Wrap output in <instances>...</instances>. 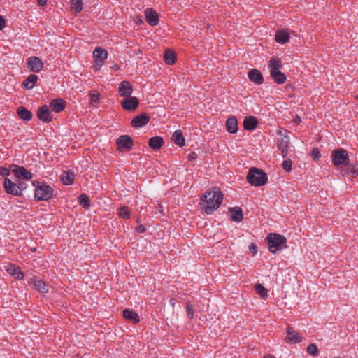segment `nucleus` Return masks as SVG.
<instances>
[{"mask_svg":"<svg viewBox=\"0 0 358 358\" xmlns=\"http://www.w3.org/2000/svg\"><path fill=\"white\" fill-rule=\"evenodd\" d=\"M223 194L220 189H215L206 192L201 197L200 204L201 208L207 214H211L222 204Z\"/></svg>","mask_w":358,"mask_h":358,"instance_id":"nucleus-1","label":"nucleus"},{"mask_svg":"<svg viewBox=\"0 0 358 358\" xmlns=\"http://www.w3.org/2000/svg\"><path fill=\"white\" fill-rule=\"evenodd\" d=\"M292 165V160L289 159H285L282 164L283 169L287 172L291 171Z\"/></svg>","mask_w":358,"mask_h":358,"instance_id":"nucleus-41","label":"nucleus"},{"mask_svg":"<svg viewBox=\"0 0 358 358\" xmlns=\"http://www.w3.org/2000/svg\"><path fill=\"white\" fill-rule=\"evenodd\" d=\"M33 285L36 289L42 293L48 292V285L42 280L35 279L33 280Z\"/></svg>","mask_w":358,"mask_h":358,"instance_id":"nucleus-32","label":"nucleus"},{"mask_svg":"<svg viewBox=\"0 0 358 358\" xmlns=\"http://www.w3.org/2000/svg\"><path fill=\"white\" fill-rule=\"evenodd\" d=\"M17 185L19 187V191L20 192V196H22L23 191L27 189V185L25 182L21 181L19 180L18 182L17 183Z\"/></svg>","mask_w":358,"mask_h":358,"instance_id":"nucleus-43","label":"nucleus"},{"mask_svg":"<svg viewBox=\"0 0 358 358\" xmlns=\"http://www.w3.org/2000/svg\"><path fill=\"white\" fill-rule=\"evenodd\" d=\"M6 26V21L2 16L0 15V31Z\"/></svg>","mask_w":358,"mask_h":358,"instance_id":"nucleus-45","label":"nucleus"},{"mask_svg":"<svg viewBox=\"0 0 358 358\" xmlns=\"http://www.w3.org/2000/svg\"><path fill=\"white\" fill-rule=\"evenodd\" d=\"M130 211L128 207L124 206L120 208L118 215L120 217L126 219L129 217Z\"/></svg>","mask_w":358,"mask_h":358,"instance_id":"nucleus-39","label":"nucleus"},{"mask_svg":"<svg viewBox=\"0 0 358 358\" xmlns=\"http://www.w3.org/2000/svg\"><path fill=\"white\" fill-rule=\"evenodd\" d=\"M332 160L335 166H346L349 162L348 152L343 148H338L333 150Z\"/></svg>","mask_w":358,"mask_h":358,"instance_id":"nucleus-5","label":"nucleus"},{"mask_svg":"<svg viewBox=\"0 0 358 358\" xmlns=\"http://www.w3.org/2000/svg\"><path fill=\"white\" fill-rule=\"evenodd\" d=\"M187 157L189 161H194L197 158V154L194 152H192L189 154Z\"/></svg>","mask_w":358,"mask_h":358,"instance_id":"nucleus-44","label":"nucleus"},{"mask_svg":"<svg viewBox=\"0 0 358 358\" xmlns=\"http://www.w3.org/2000/svg\"><path fill=\"white\" fill-rule=\"evenodd\" d=\"M7 272L17 280H22L24 278V273L19 266L15 264L10 265L6 269Z\"/></svg>","mask_w":358,"mask_h":358,"instance_id":"nucleus-19","label":"nucleus"},{"mask_svg":"<svg viewBox=\"0 0 358 358\" xmlns=\"http://www.w3.org/2000/svg\"><path fill=\"white\" fill-rule=\"evenodd\" d=\"M264 358H275V357L273 355H266Z\"/></svg>","mask_w":358,"mask_h":358,"instance_id":"nucleus-55","label":"nucleus"},{"mask_svg":"<svg viewBox=\"0 0 358 358\" xmlns=\"http://www.w3.org/2000/svg\"><path fill=\"white\" fill-rule=\"evenodd\" d=\"M279 149L281 150L282 157H286L287 155V148H279Z\"/></svg>","mask_w":358,"mask_h":358,"instance_id":"nucleus-48","label":"nucleus"},{"mask_svg":"<svg viewBox=\"0 0 358 358\" xmlns=\"http://www.w3.org/2000/svg\"><path fill=\"white\" fill-rule=\"evenodd\" d=\"M37 80L38 76L35 74H31L24 80L23 85L26 89L31 90L34 87Z\"/></svg>","mask_w":358,"mask_h":358,"instance_id":"nucleus-31","label":"nucleus"},{"mask_svg":"<svg viewBox=\"0 0 358 358\" xmlns=\"http://www.w3.org/2000/svg\"><path fill=\"white\" fill-rule=\"evenodd\" d=\"M17 113L22 120L25 121H30L33 117L31 112L24 107H19L17 109Z\"/></svg>","mask_w":358,"mask_h":358,"instance_id":"nucleus-29","label":"nucleus"},{"mask_svg":"<svg viewBox=\"0 0 358 358\" xmlns=\"http://www.w3.org/2000/svg\"><path fill=\"white\" fill-rule=\"evenodd\" d=\"M287 336L285 340L288 342L298 343L302 341L303 338L289 326L287 327Z\"/></svg>","mask_w":358,"mask_h":358,"instance_id":"nucleus-17","label":"nucleus"},{"mask_svg":"<svg viewBox=\"0 0 358 358\" xmlns=\"http://www.w3.org/2000/svg\"><path fill=\"white\" fill-rule=\"evenodd\" d=\"M270 74L274 82L278 85L283 84L286 81V76L280 71H273Z\"/></svg>","mask_w":358,"mask_h":358,"instance_id":"nucleus-27","label":"nucleus"},{"mask_svg":"<svg viewBox=\"0 0 358 358\" xmlns=\"http://www.w3.org/2000/svg\"><path fill=\"white\" fill-rule=\"evenodd\" d=\"M50 106L55 113H58L64 110L66 103L62 99L58 98L51 101Z\"/></svg>","mask_w":358,"mask_h":358,"instance_id":"nucleus-20","label":"nucleus"},{"mask_svg":"<svg viewBox=\"0 0 358 358\" xmlns=\"http://www.w3.org/2000/svg\"><path fill=\"white\" fill-rule=\"evenodd\" d=\"M226 127L229 133L236 134L238 129L237 119L234 116L228 118L226 122Z\"/></svg>","mask_w":358,"mask_h":358,"instance_id":"nucleus-21","label":"nucleus"},{"mask_svg":"<svg viewBox=\"0 0 358 358\" xmlns=\"http://www.w3.org/2000/svg\"><path fill=\"white\" fill-rule=\"evenodd\" d=\"M122 106L124 110H134L139 105V101L136 96L127 97L121 102Z\"/></svg>","mask_w":358,"mask_h":358,"instance_id":"nucleus-13","label":"nucleus"},{"mask_svg":"<svg viewBox=\"0 0 358 358\" xmlns=\"http://www.w3.org/2000/svg\"><path fill=\"white\" fill-rule=\"evenodd\" d=\"M255 289L262 299L268 297V289L260 283H257L255 285Z\"/></svg>","mask_w":358,"mask_h":358,"instance_id":"nucleus-35","label":"nucleus"},{"mask_svg":"<svg viewBox=\"0 0 358 358\" xmlns=\"http://www.w3.org/2000/svg\"><path fill=\"white\" fill-rule=\"evenodd\" d=\"M136 23L140 24L143 23V21L140 17H138L136 20Z\"/></svg>","mask_w":358,"mask_h":358,"instance_id":"nucleus-53","label":"nucleus"},{"mask_svg":"<svg viewBox=\"0 0 358 358\" xmlns=\"http://www.w3.org/2000/svg\"><path fill=\"white\" fill-rule=\"evenodd\" d=\"M78 203L83 208L87 210L90 209L91 206L90 199L86 194H81L79 196Z\"/></svg>","mask_w":358,"mask_h":358,"instance_id":"nucleus-34","label":"nucleus"},{"mask_svg":"<svg viewBox=\"0 0 358 358\" xmlns=\"http://www.w3.org/2000/svg\"><path fill=\"white\" fill-rule=\"evenodd\" d=\"M150 120V117L145 113L136 116L131 122V124L134 128H141L146 125Z\"/></svg>","mask_w":358,"mask_h":358,"instance_id":"nucleus-14","label":"nucleus"},{"mask_svg":"<svg viewBox=\"0 0 358 358\" xmlns=\"http://www.w3.org/2000/svg\"><path fill=\"white\" fill-rule=\"evenodd\" d=\"M145 17L150 26H156L159 22V15L152 8H147L145 10Z\"/></svg>","mask_w":358,"mask_h":358,"instance_id":"nucleus-15","label":"nucleus"},{"mask_svg":"<svg viewBox=\"0 0 358 358\" xmlns=\"http://www.w3.org/2000/svg\"><path fill=\"white\" fill-rule=\"evenodd\" d=\"M275 40L280 44H285L289 41V34L286 30H279L275 34Z\"/></svg>","mask_w":358,"mask_h":358,"instance_id":"nucleus-22","label":"nucleus"},{"mask_svg":"<svg viewBox=\"0 0 358 358\" xmlns=\"http://www.w3.org/2000/svg\"><path fill=\"white\" fill-rule=\"evenodd\" d=\"M247 180L251 185L259 187L264 185L266 182L267 176L262 170L252 167L247 175Z\"/></svg>","mask_w":358,"mask_h":358,"instance_id":"nucleus-4","label":"nucleus"},{"mask_svg":"<svg viewBox=\"0 0 358 358\" xmlns=\"http://www.w3.org/2000/svg\"><path fill=\"white\" fill-rule=\"evenodd\" d=\"M307 352L313 356H317L319 354V350L317 345L315 343H310L307 347Z\"/></svg>","mask_w":358,"mask_h":358,"instance_id":"nucleus-38","label":"nucleus"},{"mask_svg":"<svg viewBox=\"0 0 358 358\" xmlns=\"http://www.w3.org/2000/svg\"><path fill=\"white\" fill-rule=\"evenodd\" d=\"M3 186L5 192L15 196H20V192L19 191V187L17 183L13 182L9 178H4Z\"/></svg>","mask_w":358,"mask_h":358,"instance_id":"nucleus-10","label":"nucleus"},{"mask_svg":"<svg viewBox=\"0 0 358 358\" xmlns=\"http://www.w3.org/2000/svg\"><path fill=\"white\" fill-rule=\"evenodd\" d=\"M93 55L96 65L99 67L102 66L108 57V52L103 48L98 47L94 50Z\"/></svg>","mask_w":358,"mask_h":358,"instance_id":"nucleus-11","label":"nucleus"},{"mask_svg":"<svg viewBox=\"0 0 358 358\" xmlns=\"http://www.w3.org/2000/svg\"><path fill=\"white\" fill-rule=\"evenodd\" d=\"M37 2L41 6H44L47 4V0H37Z\"/></svg>","mask_w":358,"mask_h":358,"instance_id":"nucleus-50","label":"nucleus"},{"mask_svg":"<svg viewBox=\"0 0 358 358\" xmlns=\"http://www.w3.org/2000/svg\"><path fill=\"white\" fill-rule=\"evenodd\" d=\"M258 124L257 119L253 116H247L243 120L244 129L248 131H253L255 129Z\"/></svg>","mask_w":358,"mask_h":358,"instance_id":"nucleus-18","label":"nucleus"},{"mask_svg":"<svg viewBox=\"0 0 358 358\" xmlns=\"http://www.w3.org/2000/svg\"><path fill=\"white\" fill-rule=\"evenodd\" d=\"M289 139L287 136H284L278 143V148H287Z\"/></svg>","mask_w":358,"mask_h":358,"instance_id":"nucleus-40","label":"nucleus"},{"mask_svg":"<svg viewBox=\"0 0 358 358\" xmlns=\"http://www.w3.org/2000/svg\"><path fill=\"white\" fill-rule=\"evenodd\" d=\"M231 219L236 222H240L243 220V210L239 207H234L230 209Z\"/></svg>","mask_w":358,"mask_h":358,"instance_id":"nucleus-23","label":"nucleus"},{"mask_svg":"<svg viewBox=\"0 0 358 358\" xmlns=\"http://www.w3.org/2000/svg\"><path fill=\"white\" fill-rule=\"evenodd\" d=\"M268 68L270 73L273 71H280V69L282 68V62L280 59L277 57H271L269 61Z\"/></svg>","mask_w":358,"mask_h":358,"instance_id":"nucleus-28","label":"nucleus"},{"mask_svg":"<svg viewBox=\"0 0 358 358\" xmlns=\"http://www.w3.org/2000/svg\"><path fill=\"white\" fill-rule=\"evenodd\" d=\"M312 152H313V155L315 157H317V158L320 157V152H319V150L317 148H313Z\"/></svg>","mask_w":358,"mask_h":358,"instance_id":"nucleus-47","label":"nucleus"},{"mask_svg":"<svg viewBox=\"0 0 358 358\" xmlns=\"http://www.w3.org/2000/svg\"><path fill=\"white\" fill-rule=\"evenodd\" d=\"M113 69H114V70H115V71L118 70V69H119V66H118V65H117V64L114 65V66H113Z\"/></svg>","mask_w":358,"mask_h":358,"instance_id":"nucleus-54","label":"nucleus"},{"mask_svg":"<svg viewBox=\"0 0 358 358\" xmlns=\"http://www.w3.org/2000/svg\"><path fill=\"white\" fill-rule=\"evenodd\" d=\"M187 310H188V316L192 318L194 315V311L192 310V308L189 306H187Z\"/></svg>","mask_w":358,"mask_h":358,"instance_id":"nucleus-51","label":"nucleus"},{"mask_svg":"<svg viewBox=\"0 0 358 358\" xmlns=\"http://www.w3.org/2000/svg\"><path fill=\"white\" fill-rule=\"evenodd\" d=\"M10 171H12L10 170V169H7V168H5V167H1L0 169V176H1L3 177H5V178H8V177L10 176Z\"/></svg>","mask_w":358,"mask_h":358,"instance_id":"nucleus-42","label":"nucleus"},{"mask_svg":"<svg viewBox=\"0 0 358 358\" xmlns=\"http://www.w3.org/2000/svg\"><path fill=\"white\" fill-rule=\"evenodd\" d=\"M164 140L160 136H155L152 137L149 140V147L152 149L157 150L162 148V146L164 145Z\"/></svg>","mask_w":358,"mask_h":358,"instance_id":"nucleus-26","label":"nucleus"},{"mask_svg":"<svg viewBox=\"0 0 358 358\" xmlns=\"http://www.w3.org/2000/svg\"><path fill=\"white\" fill-rule=\"evenodd\" d=\"M266 240L268 241V250L273 254L287 248V238L281 234L270 233L266 236Z\"/></svg>","mask_w":358,"mask_h":358,"instance_id":"nucleus-3","label":"nucleus"},{"mask_svg":"<svg viewBox=\"0 0 358 358\" xmlns=\"http://www.w3.org/2000/svg\"><path fill=\"white\" fill-rule=\"evenodd\" d=\"M90 105L92 106H96L100 101V94L96 92H92L90 94Z\"/></svg>","mask_w":358,"mask_h":358,"instance_id":"nucleus-37","label":"nucleus"},{"mask_svg":"<svg viewBox=\"0 0 358 358\" xmlns=\"http://www.w3.org/2000/svg\"><path fill=\"white\" fill-rule=\"evenodd\" d=\"M172 139L173 142L180 147H182L185 144V139L180 130H176L173 133Z\"/></svg>","mask_w":358,"mask_h":358,"instance_id":"nucleus-30","label":"nucleus"},{"mask_svg":"<svg viewBox=\"0 0 358 358\" xmlns=\"http://www.w3.org/2000/svg\"><path fill=\"white\" fill-rule=\"evenodd\" d=\"M27 64L29 69L34 73H39L43 68V62L36 56H32L27 59Z\"/></svg>","mask_w":358,"mask_h":358,"instance_id":"nucleus-8","label":"nucleus"},{"mask_svg":"<svg viewBox=\"0 0 358 358\" xmlns=\"http://www.w3.org/2000/svg\"><path fill=\"white\" fill-rule=\"evenodd\" d=\"M74 180V173L71 170H67L61 175L62 182L65 185H71Z\"/></svg>","mask_w":358,"mask_h":358,"instance_id":"nucleus-25","label":"nucleus"},{"mask_svg":"<svg viewBox=\"0 0 358 358\" xmlns=\"http://www.w3.org/2000/svg\"><path fill=\"white\" fill-rule=\"evenodd\" d=\"M83 0H71V8L75 13H80L83 10Z\"/></svg>","mask_w":358,"mask_h":358,"instance_id":"nucleus-36","label":"nucleus"},{"mask_svg":"<svg viewBox=\"0 0 358 358\" xmlns=\"http://www.w3.org/2000/svg\"><path fill=\"white\" fill-rule=\"evenodd\" d=\"M10 170L18 180L24 179L29 180L33 178V174L24 166L12 164L10 165Z\"/></svg>","mask_w":358,"mask_h":358,"instance_id":"nucleus-6","label":"nucleus"},{"mask_svg":"<svg viewBox=\"0 0 358 358\" xmlns=\"http://www.w3.org/2000/svg\"><path fill=\"white\" fill-rule=\"evenodd\" d=\"M250 251H252L253 253H256L257 251V247L256 246V245L255 244H252L250 246Z\"/></svg>","mask_w":358,"mask_h":358,"instance_id":"nucleus-49","label":"nucleus"},{"mask_svg":"<svg viewBox=\"0 0 358 358\" xmlns=\"http://www.w3.org/2000/svg\"><path fill=\"white\" fill-rule=\"evenodd\" d=\"M123 316L124 317L129 320L131 321L134 323H138L140 322V318L136 312L134 310H131L129 309H124L123 310Z\"/></svg>","mask_w":358,"mask_h":358,"instance_id":"nucleus-24","label":"nucleus"},{"mask_svg":"<svg viewBox=\"0 0 358 358\" xmlns=\"http://www.w3.org/2000/svg\"><path fill=\"white\" fill-rule=\"evenodd\" d=\"M277 134L280 136H281V138L283 137L284 136H285L282 130H278Z\"/></svg>","mask_w":358,"mask_h":358,"instance_id":"nucleus-52","label":"nucleus"},{"mask_svg":"<svg viewBox=\"0 0 358 358\" xmlns=\"http://www.w3.org/2000/svg\"><path fill=\"white\" fill-rule=\"evenodd\" d=\"M118 92L120 96L129 97L133 93V88L129 81L123 80L119 84Z\"/></svg>","mask_w":358,"mask_h":358,"instance_id":"nucleus-12","label":"nucleus"},{"mask_svg":"<svg viewBox=\"0 0 358 358\" xmlns=\"http://www.w3.org/2000/svg\"><path fill=\"white\" fill-rule=\"evenodd\" d=\"M137 232L141 234L145 231V228L143 225L141 224L136 228Z\"/></svg>","mask_w":358,"mask_h":358,"instance_id":"nucleus-46","label":"nucleus"},{"mask_svg":"<svg viewBox=\"0 0 358 358\" xmlns=\"http://www.w3.org/2000/svg\"><path fill=\"white\" fill-rule=\"evenodd\" d=\"M32 185L34 187V199L36 201H48L52 196L54 190L46 183L34 180Z\"/></svg>","mask_w":358,"mask_h":358,"instance_id":"nucleus-2","label":"nucleus"},{"mask_svg":"<svg viewBox=\"0 0 358 358\" xmlns=\"http://www.w3.org/2000/svg\"><path fill=\"white\" fill-rule=\"evenodd\" d=\"M249 80L256 85H261L264 82L262 73L257 69H252L248 73Z\"/></svg>","mask_w":358,"mask_h":358,"instance_id":"nucleus-16","label":"nucleus"},{"mask_svg":"<svg viewBox=\"0 0 358 358\" xmlns=\"http://www.w3.org/2000/svg\"><path fill=\"white\" fill-rule=\"evenodd\" d=\"M37 117L43 122L49 123L53 120L51 110L48 105H43L37 110Z\"/></svg>","mask_w":358,"mask_h":358,"instance_id":"nucleus-9","label":"nucleus"},{"mask_svg":"<svg viewBox=\"0 0 358 358\" xmlns=\"http://www.w3.org/2000/svg\"><path fill=\"white\" fill-rule=\"evenodd\" d=\"M164 59L167 64L172 65L176 59V53L171 50H166L164 55Z\"/></svg>","mask_w":358,"mask_h":358,"instance_id":"nucleus-33","label":"nucleus"},{"mask_svg":"<svg viewBox=\"0 0 358 358\" xmlns=\"http://www.w3.org/2000/svg\"><path fill=\"white\" fill-rule=\"evenodd\" d=\"M117 150L121 151L123 150H130L134 145L132 138L128 135H121L116 140Z\"/></svg>","mask_w":358,"mask_h":358,"instance_id":"nucleus-7","label":"nucleus"}]
</instances>
